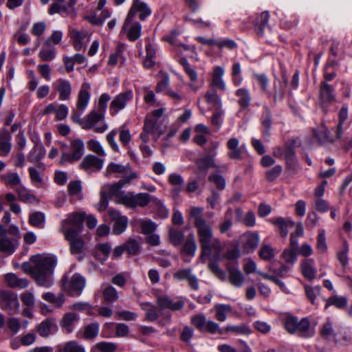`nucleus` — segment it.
<instances>
[{
  "mask_svg": "<svg viewBox=\"0 0 352 352\" xmlns=\"http://www.w3.org/2000/svg\"><path fill=\"white\" fill-rule=\"evenodd\" d=\"M21 300L23 305L28 308H33L35 303V297L32 292L26 291L23 292L21 296Z\"/></svg>",
  "mask_w": 352,
  "mask_h": 352,
  "instance_id": "obj_64",
  "label": "nucleus"
},
{
  "mask_svg": "<svg viewBox=\"0 0 352 352\" xmlns=\"http://www.w3.org/2000/svg\"><path fill=\"white\" fill-rule=\"evenodd\" d=\"M6 229L0 225V252L6 255L12 254L18 247V241L6 236Z\"/></svg>",
  "mask_w": 352,
  "mask_h": 352,
  "instance_id": "obj_15",
  "label": "nucleus"
},
{
  "mask_svg": "<svg viewBox=\"0 0 352 352\" xmlns=\"http://www.w3.org/2000/svg\"><path fill=\"white\" fill-rule=\"evenodd\" d=\"M173 277L178 280H187L189 286L194 290L199 289L198 279L189 268L180 269L176 271L173 274Z\"/></svg>",
  "mask_w": 352,
  "mask_h": 352,
  "instance_id": "obj_21",
  "label": "nucleus"
},
{
  "mask_svg": "<svg viewBox=\"0 0 352 352\" xmlns=\"http://www.w3.org/2000/svg\"><path fill=\"white\" fill-rule=\"evenodd\" d=\"M297 251L287 248L282 253V258L285 263L293 265L297 261Z\"/></svg>",
  "mask_w": 352,
  "mask_h": 352,
  "instance_id": "obj_60",
  "label": "nucleus"
},
{
  "mask_svg": "<svg viewBox=\"0 0 352 352\" xmlns=\"http://www.w3.org/2000/svg\"><path fill=\"white\" fill-rule=\"evenodd\" d=\"M348 117L347 108L342 107L339 112V122L337 126V131L336 134V139L340 140L342 138V124Z\"/></svg>",
  "mask_w": 352,
  "mask_h": 352,
  "instance_id": "obj_61",
  "label": "nucleus"
},
{
  "mask_svg": "<svg viewBox=\"0 0 352 352\" xmlns=\"http://www.w3.org/2000/svg\"><path fill=\"white\" fill-rule=\"evenodd\" d=\"M270 13L267 11L262 12L256 18L254 23V30L257 35L262 36L265 30L268 27Z\"/></svg>",
  "mask_w": 352,
  "mask_h": 352,
  "instance_id": "obj_32",
  "label": "nucleus"
},
{
  "mask_svg": "<svg viewBox=\"0 0 352 352\" xmlns=\"http://www.w3.org/2000/svg\"><path fill=\"white\" fill-rule=\"evenodd\" d=\"M11 135L6 129L0 130V157L8 155L12 148Z\"/></svg>",
  "mask_w": 352,
  "mask_h": 352,
  "instance_id": "obj_28",
  "label": "nucleus"
},
{
  "mask_svg": "<svg viewBox=\"0 0 352 352\" xmlns=\"http://www.w3.org/2000/svg\"><path fill=\"white\" fill-rule=\"evenodd\" d=\"M235 95L238 97V103L241 107L246 109L251 101V95L248 89L240 88L236 91Z\"/></svg>",
  "mask_w": 352,
  "mask_h": 352,
  "instance_id": "obj_42",
  "label": "nucleus"
},
{
  "mask_svg": "<svg viewBox=\"0 0 352 352\" xmlns=\"http://www.w3.org/2000/svg\"><path fill=\"white\" fill-rule=\"evenodd\" d=\"M0 307L13 315L19 313V301L17 295L10 291H0Z\"/></svg>",
  "mask_w": 352,
  "mask_h": 352,
  "instance_id": "obj_10",
  "label": "nucleus"
},
{
  "mask_svg": "<svg viewBox=\"0 0 352 352\" xmlns=\"http://www.w3.org/2000/svg\"><path fill=\"white\" fill-rule=\"evenodd\" d=\"M82 128L85 130L93 129L98 133H104L107 129V124L104 121V113L91 111L85 117Z\"/></svg>",
  "mask_w": 352,
  "mask_h": 352,
  "instance_id": "obj_7",
  "label": "nucleus"
},
{
  "mask_svg": "<svg viewBox=\"0 0 352 352\" xmlns=\"http://www.w3.org/2000/svg\"><path fill=\"white\" fill-rule=\"evenodd\" d=\"M116 204H122L126 208L135 210L138 207H144L149 203V199H114Z\"/></svg>",
  "mask_w": 352,
  "mask_h": 352,
  "instance_id": "obj_38",
  "label": "nucleus"
},
{
  "mask_svg": "<svg viewBox=\"0 0 352 352\" xmlns=\"http://www.w3.org/2000/svg\"><path fill=\"white\" fill-rule=\"evenodd\" d=\"M79 317L74 313L66 314L60 322V325L63 330L69 333L73 331L75 324L78 322Z\"/></svg>",
  "mask_w": 352,
  "mask_h": 352,
  "instance_id": "obj_35",
  "label": "nucleus"
},
{
  "mask_svg": "<svg viewBox=\"0 0 352 352\" xmlns=\"http://www.w3.org/2000/svg\"><path fill=\"white\" fill-rule=\"evenodd\" d=\"M45 217L43 213L35 212L30 216L29 221L30 224L38 228H43L45 224Z\"/></svg>",
  "mask_w": 352,
  "mask_h": 352,
  "instance_id": "obj_54",
  "label": "nucleus"
},
{
  "mask_svg": "<svg viewBox=\"0 0 352 352\" xmlns=\"http://www.w3.org/2000/svg\"><path fill=\"white\" fill-rule=\"evenodd\" d=\"M164 132L158 120L147 117L145 118L143 130L140 138L144 143H147L149 141V134H151L155 141H157Z\"/></svg>",
  "mask_w": 352,
  "mask_h": 352,
  "instance_id": "obj_8",
  "label": "nucleus"
},
{
  "mask_svg": "<svg viewBox=\"0 0 352 352\" xmlns=\"http://www.w3.org/2000/svg\"><path fill=\"white\" fill-rule=\"evenodd\" d=\"M85 286V279L78 274H74L63 285L64 289L72 296H80Z\"/></svg>",
  "mask_w": 352,
  "mask_h": 352,
  "instance_id": "obj_14",
  "label": "nucleus"
},
{
  "mask_svg": "<svg viewBox=\"0 0 352 352\" xmlns=\"http://www.w3.org/2000/svg\"><path fill=\"white\" fill-rule=\"evenodd\" d=\"M270 221L277 226L280 231V234L283 237H286L289 232V229L292 228L294 225V221L290 219H284L283 217H277L275 219H270Z\"/></svg>",
  "mask_w": 352,
  "mask_h": 352,
  "instance_id": "obj_29",
  "label": "nucleus"
},
{
  "mask_svg": "<svg viewBox=\"0 0 352 352\" xmlns=\"http://www.w3.org/2000/svg\"><path fill=\"white\" fill-rule=\"evenodd\" d=\"M42 297L45 300L54 304L56 307H60L65 301L63 295L59 294L56 296L51 292L44 293Z\"/></svg>",
  "mask_w": 352,
  "mask_h": 352,
  "instance_id": "obj_59",
  "label": "nucleus"
},
{
  "mask_svg": "<svg viewBox=\"0 0 352 352\" xmlns=\"http://www.w3.org/2000/svg\"><path fill=\"white\" fill-rule=\"evenodd\" d=\"M300 267L301 273L306 279L312 280L316 278L317 269L314 258H305L302 260Z\"/></svg>",
  "mask_w": 352,
  "mask_h": 352,
  "instance_id": "obj_25",
  "label": "nucleus"
},
{
  "mask_svg": "<svg viewBox=\"0 0 352 352\" xmlns=\"http://www.w3.org/2000/svg\"><path fill=\"white\" fill-rule=\"evenodd\" d=\"M87 144L88 149L92 151L93 153H96V155L102 157L106 155V153L103 147L98 141L94 139H91L87 142Z\"/></svg>",
  "mask_w": 352,
  "mask_h": 352,
  "instance_id": "obj_57",
  "label": "nucleus"
},
{
  "mask_svg": "<svg viewBox=\"0 0 352 352\" xmlns=\"http://www.w3.org/2000/svg\"><path fill=\"white\" fill-rule=\"evenodd\" d=\"M219 144L217 142H210V147L205 149L206 155L195 161V164L199 173H206L210 168L217 167V165L214 162V157L217 155L216 150Z\"/></svg>",
  "mask_w": 352,
  "mask_h": 352,
  "instance_id": "obj_9",
  "label": "nucleus"
},
{
  "mask_svg": "<svg viewBox=\"0 0 352 352\" xmlns=\"http://www.w3.org/2000/svg\"><path fill=\"white\" fill-rule=\"evenodd\" d=\"M100 330V324L97 322H92L87 324L85 327L84 337L85 339L93 340L96 338Z\"/></svg>",
  "mask_w": 352,
  "mask_h": 352,
  "instance_id": "obj_47",
  "label": "nucleus"
},
{
  "mask_svg": "<svg viewBox=\"0 0 352 352\" xmlns=\"http://www.w3.org/2000/svg\"><path fill=\"white\" fill-rule=\"evenodd\" d=\"M316 138L321 142H333L334 139L329 135V131L324 124H322L318 129L314 132Z\"/></svg>",
  "mask_w": 352,
  "mask_h": 352,
  "instance_id": "obj_52",
  "label": "nucleus"
},
{
  "mask_svg": "<svg viewBox=\"0 0 352 352\" xmlns=\"http://www.w3.org/2000/svg\"><path fill=\"white\" fill-rule=\"evenodd\" d=\"M4 278L8 285L12 288L25 289L29 285L26 278H19L14 273L5 274Z\"/></svg>",
  "mask_w": 352,
  "mask_h": 352,
  "instance_id": "obj_30",
  "label": "nucleus"
},
{
  "mask_svg": "<svg viewBox=\"0 0 352 352\" xmlns=\"http://www.w3.org/2000/svg\"><path fill=\"white\" fill-rule=\"evenodd\" d=\"M125 180H119L113 184H106L100 189V198H151L147 193H140L135 197L133 194L124 195L121 190L125 186Z\"/></svg>",
  "mask_w": 352,
  "mask_h": 352,
  "instance_id": "obj_5",
  "label": "nucleus"
},
{
  "mask_svg": "<svg viewBox=\"0 0 352 352\" xmlns=\"http://www.w3.org/2000/svg\"><path fill=\"white\" fill-rule=\"evenodd\" d=\"M215 308L216 318L220 322H224L227 318V314L232 310L230 305L224 304L217 305Z\"/></svg>",
  "mask_w": 352,
  "mask_h": 352,
  "instance_id": "obj_53",
  "label": "nucleus"
},
{
  "mask_svg": "<svg viewBox=\"0 0 352 352\" xmlns=\"http://www.w3.org/2000/svg\"><path fill=\"white\" fill-rule=\"evenodd\" d=\"M320 334L323 338L337 343L342 344L345 341L344 337L341 338L338 332H336L335 329L333 327V324L330 321H327L323 324L320 330Z\"/></svg>",
  "mask_w": 352,
  "mask_h": 352,
  "instance_id": "obj_24",
  "label": "nucleus"
},
{
  "mask_svg": "<svg viewBox=\"0 0 352 352\" xmlns=\"http://www.w3.org/2000/svg\"><path fill=\"white\" fill-rule=\"evenodd\" d=\"M124 245L127 253L130 255H136L140 252V243L135 239H129Z\"/></svg>",
  "mask_w": 352,
  "mask_h": 352,
  "instance_id": "obj_56",
  "label": "nucleus"
},
{
  "mask_svg": "<svg viewBox=\"0 0 352 352\" xmlns=\"http://www.w3.org/2000/svg\"><path fill=\"white\" fill-rule=\"evenodd\" d=\"M141 308L145 311L146 319L150 322L156 321L159 318L157 307L150 302L141 304Z\"/></svg>",
  "mask_w": 352,
  "mask_h": 352,
  "instance_id": "obj_41",
  "label": "nucleus"
},
{
  "mask_svg": "<svg viewBox=\"0 0 352 352\" xmlns=\"http://www.w3.org/2000/svg\"><path fill=\"white\" fill-rule=\"evenodd\" d=\"M56 56V49L54 47L43 46L39 53L38 56L43 61H52Z\"/></svg>",
  "mask_w": 352,
  "mask_h": 352,
  "instance_id": "obj_48",
  "label": "nucleus"
},
{
  "mask_svg": "<svg viewBox=\"0 0 352 352\" xmlns=\"http://www.w3.org/2000/svg\"><path fill=\"white\" fill-rule=\"evenodd\" d=\"M229 280L236 287H241L245 282L242 272L236 267H228Z\"/></svg>",
  "mask_w": 352,
  "mask_h": 352,
  "instance_id": "obj_34",
  "label": "nucleus"
},
{
  "mask_svg": "<svg viewBox=\"0 0 352 352\" xmlns=\"http://www.w3.org/2000/svg\"><path fill=\"white\" fill-rule=\"evenodd\" d=\"M53 89L58 94L60 100H70L72 88L71 82L63 78H58L52 85Z\"/></svg>",
  "mask_w": 352,
  "mask_h": 352,
  "instance_id": "obj_18",
  "label": "nucleus"
},
{
  "mask_svg": "<svg viewBox=\"0 0 352 352\" xmlns=\"http://www.w3.org/2000/svg\"><path fill=\"white\" fill-rule=\"evenodd\" d=\"M84 214L74 212L61 221L60 230L65 239L69 241L72 254L79 255L82 252L85 243L78 236L83 229Z\"/></svg>",
  "mask_w": 352,
  "mask_h": 352,
  "instance_id": "obj_2",
  "label": "nucleus"
},
{
  "mask_svg": "<svg viewBox=\"0 0 352 352\" xmlns=\"http://www.w3.org/2000/svg\"><path fill=\"white\" fill-rule=\"evenodd\" d=\"M1 180L6 185L14 186L19 184L21 179L16 173H8L0 176Z\"/></svg>",
  "mask_w": 352,
  "mask_h": 352,
  "instance_id": "obj_49",
  "label": "nucleus"
},
{
  "mask_svg": "<svg viewBox=\"0 0 352 352\" xmlns=\"http://www.w3.org/2000/svg\"><path fill=\"white\" fill-rule=\"evenodd\" d=\"M239 140L236 138H231L227 142L228 149V157L232 160H240L242 158L243 150L239 146Z\"/></svg>",
  "mask_w": 352,
  "mask_h": 352,
  "instance_id": "obj_27",
  "label": "nucleus"
},
{
  "mask_svg": "<svg viewBox=\"0 0 352 352\" xmlns=\"http://www.w3.org/2000/svg\"><path fill=\"white\" fill-rule=\"evenodd\" d=\"M122 30L126 32L127 38L130 41H135L141 35L142 25L139 22L133 21V19H131L127 23L126 19Z\"/></svg>",
  "mask_w": 352,
  "mask_h": 352,
  "instance_id": "obj_23",
  "label": "nucleus"
},
{
  "mask_svg": "<svg viewBox=\"0 0 352 352\" xmlns=\"http://www.w3.org/2000/svg\"><path fill=\"white\" fill-rule=\"evenodd\" d=\"M349 250V245L347 244L346 241H344L343 244L338 252V259L339 260L340 263L342 265L344 268H345L348 265V252Z\"/></svg>",
  "mask_w": 352,
  "mask_h": 352,
  "instance_id": "obj_55",
  "label": "nucleus"
},
{
  "mask_svg": "<svg viewBox=\"0 0 352 352\" xmlns=\"http://www.w3.org/2000/svg\"><path fill=\"white\" fill-rule=\"evenodd\" d=\"M269 96H272L274 101L276 102L278 100H281L285 95V91L283 85L280 81L276 80L273 84V89L270 90V93L267 94Z\"/></svg>",
  "mask_w": 352,
  "mask_h": 352,
  "instance_id": "obj_46",
  "label": "nucleus"
},
{
  "mask_svg": "<svg viewBox=\"0 0 352 352\" xmlns=\"http://www.w3.org/2000/svg\"><path fill=\"white\" fill-rule=\"evenodd\" d=\"M117 349L115 343L111 342H100L95 344L91 349V352H113Z\"/></svg>",
  "mask_w": 352,
  "mask_h": 352,
  "instance_id": "obj_43",
  "label": "nucleus"
},
{
  "mask_svg": "<svg viewBox=\"0 0 352 352\" xmlns=\"http://www.w3.org/2000/svg\"><path fill=\"white\" fill-rule=\"evenodd\" d=\"M195 228L202 251L201 258L212 256L215 260H220L223 245L219 239L213 236L211 226L205 219H199Z\"/></svg>",
  "mask_w": 352,
  "mask_h": 352,
  "instance_id": "obj_3",
  "label": "nucleus"
},
{
  "mask_svg": "<svg viewBox=\"0 0 352 352\" xmlns=\"http://www.w3.org/2000/svg\"><path fill=\"white\" fill-rule=\"evenodd\" d=\"M243 247L247 251L254 250L260 241L259 234L257 232H247L241 236Z\"/></svg>",
  "mask_w": 352,
  "mask_h": 352,
  "instance_id": "obj_31",
  "label": "nucleus"
},
{
  "mask_svg": "<svg viewBox=\"0 0 352 352\" xmlns=\"http://www.w3.org/2000/svg\"><path fill=\"white\" fill-rule=\"evenodd\" d=\"M197 248V246L195 242L194 234H189L184 244L182 252L188 255L192 256L196 252Z\"/></svg>",
  "mask_w": 352,
  "mask_h": 352,
  "instance_id": "obj_44",
  "label": "nucleus"
},
{
  "mask_svg": "<svg viewBox=\"0 0 352 352\" xmlns=\"http://www.w3.org/2000/svg\"><path fill=\"white\" fill-rule=\"evenodd\" d=\"M90 98L89 91L82 87L78 97L77 108L82 111L88 104Z\"/></svg>",
  "mask_w": 352,
  "mask_h": 352,
  "instance_id": "obj_50",
  "label": "nucleus"
},
{
  "mask_svg": "<svg viewBox=\"0 0 352 352\" xmlns=\"http://www.w3.org/2000/svg\"><path fill=\"white\" fill-rule=\"evenodd\" d=\"M133 98V94L131 90H127L116 95L110 103V114L116 116L120 111L126 107L128 102L132 100Z\"/></svg>",
  "mask_w": 352,
  "mask_h": 352,
  "instance_id": "obj_13",
  "label": "nucleus"
},
{
  "mask_svg": "<svg viewBox=\"0 0 352 352\" xmlns=\"http://www.w3.org/2000/svg\"><path fill=\"white\" fill-rule=\"evenodd\" d=\"M157 304L162 309H169L173 311L179 310L184 305V302L182 300L173 301L166 295L158 296Z\"/></svg>",
  "mask_w": 352,
  "mask_h": 352,
  "instance_id": "obj_26",
  "label": "nucleus"
},
{
  "mask_svg": "<svg viewBox=\"0 0 352 352\" xmlns=\"http://www.w3.org/2000/svg\"><path fill=\"white\" fill-rule=\"evenodd\" d=\"M170 241L175 246L181 245L184 239V233L174 228L169 230Z\"/></svg>",
  "mask_w": 352,
  "mask_h": 352,
  "instance_id": "obj_58",
  "label": "nucleus"
},
{
  "mask_svg": "<svg viewBox=\"0 0 352 352\" xmlns=\"http://www.w3.org/2000/svg\"><path fill=\"white\" fill-rule=\"evenodd\" d=\"M56 327L52 319H46L37 326V331L41 337L48 336Z\"/></svg>",
  "mask_w": 352,
  "mask_h": 352,
  "instance_id": "obj_40",
  "label": "nucleus"
},
{
  "mask_svg": "<svg viewBox=\"0 0 352 352\" xmlns=\"http://www.w3.org/2000/svg\"><path fill=\"white\" fill-rule=\"evenodd\" d=\"M69 36L74 48L80 51L85 48L89 35L86 30L72 29L69 30Z\"/></svg>",
  "mask_w": 352,
  "mask_h": 352,
  "instance_id": "obj_16",
  "label": "nucleus"
},
{
  "mask_svg": "<svg viewBox=\"0 0 352 352\" xmlns=\"http://www.w3.org/2000/svg\"><path fill=\"white\" fill-rule=\"evenodd\" d=\"M104 160L98 157L89 154L86 155L80 164V168L87 172H97L102 169Z\"/></svg>",
  "mask_w": 352,
  "mask_h": 352,
  "instance_id": "obj_17",
  "label": "nucleus"
},
{
  "mask_svg": "<svg viewBox=\"0 0 352 352\" xmlns=\"http://www.w3.org/2000/svg\"><path fill=\"white\" fill-rule=\"evenodd\" d=\"M347 302L348 300L346 297L334 295L328 298L325 308L331 305H335L339 309H342L346 305Z\"/></svg>",
  "mask_w": 352,
  "mask_h": 352,
  "instance_id": "obj_51",
  "label": "nucleus"
},
{
  "mask_svg": "<svg viewBox=\"0 0 352 352\" xmlns=\"http://www.w3.org/2000/svg\"><path fill=\"white\" fill-rule=\"evenodd\" d=\"M137 13H139V19L141 21H144L147 16L151 14V10L144 2L132 5L126 16V23H128L131 19H133Z\"/></svg>",
  "mask_w": 352,
  "mask_h": 352,
  "instance_id": "obj_22",
  "label": "nucleus"
},
{
  "mask_svg": "<svg viewBox=\"0 0 352 352\" xmlns=\"http://www.w3.org/2000/svg\"><path fill=\"white\" fill-rule=\"evenodd\" d=\"M336 95L333 87L327 82H322L319 89V101L322 106L335 101Z\"/></svg>",
  "mask_w": 352,
  "mask_h": 352,
  "instance_id": "obj_20",
  "label": "nucleus"
},
{
  "mask_svg": "<svg viewBox=\"0 0 352 352\" xmlns=\"http://www.w3.org/2000/svg\"><path fill=\"white\" fill-rule=\"evenodd\" d=\"M284 326L286 331L300 338H309L316 333V327L311 325L307 318L298 320L293 316H288L284 320Z\"/></svg>",
  "mask_w": 352,
  "mask_h": 352,
  "instance_id": "obj_4",
  "label": "nucleus"
},
{
  "mask_svg": "<svg viewBox=\"0 0 352 352\" xmlns=\"http://www.w3.org/2000/svg\"><path fill=\"white\" fill-rule=\"evenodd\" d=\"M103 288V297L106 302L113 304L118 299V294L116 289L111 286L102 285Z\"/></svg>",
  "mask_w": 352,
  "mask_h": 352,
  "instance_id": "obj_45",
  "label": "nucleus"
},
{
  "mask_svg": "<svg viewBox=\"0 0 352 352\" xmlns=\"http://www.w3.org/2000/svg\"><path fill=\"white\" fill-rule=\"evenodd\" d=\"M45 155V149L43 146L36 144L30 151L28 156V160L31 163L38 164Z\"/></svg>",
  "mask_w": 352,
  "mask_h": 352,
  "instance_id": "obj_39",
  "label": "nucleus"
},
{
  "mask_svg": "<svg viewBox=\"0 0 352 352\" xmlns=\"http://www.w3.org/2000/svg\"><path fill=\"white\" fill-rule=\"evenodd\" d=\"M32 265L23 263V270L30 273L36 283L41 287H50L53 285V273L57 263L56 257L48 254H36L31 257Z\"/></svg>",
  "mask_w": 352,
  "mask_h": 352,
  "instance_id": "obj_1",
  "label": "nucleus"
},
{
  "mask_svg": "<svg viewBox=\"0 0 352 352\" xmlns=\"http://www.w3.org/2000/svg\"><path fill=\"white\" fill-rule=\"evenodd\" d=\"M67 145H62V153L60 160L61 164L72 163L79 160L84 154L85 144L82 140L75 139L70 142V152H67Z\"/></svg>",
  "mask_w": 352,
  "mask_h": 352,
  "instance_id": "obj_6",
  "label": "nucleus"
},
{
  "mask_svg": "<svg viewBox=\"0 0 352 352\" xmlns=\"http://www.w3.org/2000/svg\"><path fill=\"white\" fill-rule=\"evenodd\" d=\"M191 323L201 331H206L212 334L222 333L219 325L214 321L207 320L204 315H196L191 318Z\"/></svg>",
  "mask_w": 352,
  "mask_h": 352,
  "instance_id": "obj_12",
  "label": "nucleus"
},
{
  "mask_svg": "<svg viewBox=\"0 0 352 352\" xmlns=\"http://www.w3.org/2000/svg\"><path fill=\"white\" fill-rule=\"evenodd\" d=\"M179 63L183 66L184 71L188 75L192 82H195L197 80V72L190 67L188 61L185 58H182L179 60Z\"/></svg>",
  "mask_w": 352,
  "mask_h": 352,
  "instance_id": "obj_63",
  "label": "nucleus"
},
{
  "mask_svg": "<svg viewBox=\"0 0 352 352\" xmlns=\"http://www.w3.org/2000/svg\"><path fill=\"white\" fill-rule=\"evenodd\" d=\"M133 224L135 227L140 228L141 232L145 235L152 234L155 231L157 227V225L151 219H137Z\"/></svg>",
  "mask_w": 352,
  "mask_h": 352,
  "instance_id": "obj_33",
  "label": "nucleus"
},
{
  "mask_svg": "<svg viewBox=\"0 0 352 352\" xmlns=\"http://www.w3.org/2000/svg\"><path fill=\"white\" fill-rule=\"evenodd\" d=\"M204 98L208 104L217 108L221 106V98L215 91H208L204 95Z\"/></svg>",
  "mask_w": 352,
  "mask_h": 352,
  "instance_id": "obj_62",
  "label": "nucleus"
},
{
  "mask_svg": "<svg viewBox=\"0 0 352 352\" xmlns=\"http://www.w3.org/2000/svg\"><path fill=\"white\" fill-rule=\"evenodd\" d=\"M110 219L114 222L113 226V233L120 234L123 233L128 226V218L122 216L116 210H109Z\"/></svg>",
  "mask_w": 352,
  "mask_h": 352,
  "instance_id": "obj_19",
  "label": "nucleus"
},
{
  "mask_svg": "<svg viewBox=\"0 0 352 352\" xmlns=\"http://www.w3.org/2000/svg\"><path fill=\"white\" fill-rule=\"evenodd\" d=\"M58 352H85L83 345L75 340L68 341L57 346Z\"/></svg>",
  "mask_w": 352,
  "mask_h": 352,
  "instance_id": "obj_36",
  "label": "nucleus"
},
{
  "mask_svg": "<svg viewBox=\"0 0 352 352\" xmlns=\"http://www.w3.org/2000/svg\"><path fill=\"white\" fill-rule=\"evenodd\" d=\"M224 69L223 67L219 66L215 67L213 69L210 86L216 87L221 90H225L226 85L222 79Z\"/></svg>",
  "mask_w": 352,
  "mask_h": 352,
  "instance_id": "obj_37",
  "label": "nucleus"
},
{
  "mask_svg": "<svg viewBox=\"0 0 352 352\" xmlns=\"http://www.w3.org/2000/svg\"><path fill=\"white\" fill-rule=\"evenodd\" d=\"M113 173L122 175V178L120 180H125V184H129L132 180H134L137 177L136 173L132 171L129 164L122 165L121 164L114 162L109 163L106 168V175H109Z\"/></svg>",
  "mask_w": 352,
  "mask_h": 352,
  "instance_id": "obj_11",
  "label": "nucleus"
}]
</instances>
